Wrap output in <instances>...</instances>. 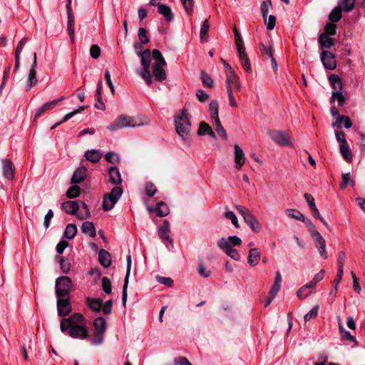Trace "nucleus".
<instances>
[{"label":"nucleus","mask_w":365,"mask_h":365,"mask_svg":"<svg viewBox=\"0 0 365 365\" xmlns=\"http://www.w3.org/2000/svg\"><path fill=\"white\" fill-rule=\"evenodd\" d=\"M60 329L74 339H85L88 336L86 322L80 313H74L61 320Z\"/></svg>","instance_id":"1"},{"label":"nucleus","mask_w":365,"mask_h":365,"mask_svg":"<svg viewBox=\"0 0 365 365\" xmlns=\"http://www.w3.org/2000/svg\"><path fill=\"white\" fill-rule=\"evenodd\" d=\"M148 124L149 119L143 115H138L135 117H133L123 114L120 115L108 126V130L115 132L123 128L141 127L148 125Z\"/></svg>","instance_id":"2"},{"label":"nucleus","mask_w":365,"mask_h":365,"mask_svg":"<svg viewBox=\"0 0 365 365\" xmlns=\"http://www.w3.org/2000/svg\"><path fill=\"white\" fill-rule=\"evenodd\" d=\"M175 130L182 140L190 144L191 123L190 115L185 108L175 118Z\"/></svg>","instance_id":"3"},{"label":"nucleus","mask_w":365,"mask_h":365,"mask_svg":"<svg viewBox=\"0 0 365 365\" xmlns=\"http://www.w3.org/2000/svg\"><path fill=\"white\" fill-rule=\"evenodd\" d=\"M152 55L155 60L152 65V71L155 80L159 82L163 81L166 79V73L164 69V67L166 66V61L161 52L158 49L153 50Z\"/></svg>","instance_id":"4"},{"label":"nucleus","mask_w":365,"mask_h":365,"mask_svg":"<svg viewBox=\"0 0 365 365\" xmlns=\"http://www.w3.org/2000/svg\"><path fill=\"white\" fill-rule=\"evenodd\" d=\"M73 282L71 279L66 276L59 277L56 279L55 292L56 297L70 296Z\"/></svg>","instance_id":"5"},{"label":"nucleus","mask_w":365,"mask_h":365,"mask_svg":"<svg viewBox=\"0 0 365 365\" xmlns=\"http://www.w3.org/2000/svg\"><path fill=\"white\" fill-rule=\"evenodd\" d=\"M123 190L120 187H113L110 192L106 195L103 201V209L105 211L110 210L120 198Z\"/></svg>","instance_id":"6"},{"label":"nucleus","mask_w":365,"mask_h":365,"mask_svg":"<svg viewBox=\"0 0 365 365\" xmlns=\"http://www.w3.org/2000/svg\"><path fill=\"white\" fill-rule=\"evenodd\" d=\"M268 135L270 138L277 144L282 146H292V138L291 135L283 130H269Z\"/></svg>","instance_id":"7"},{"label":"nucleus","mask_w":365,"mask_h":365,"mask_svg":"<svg viewBox=\"0 0 365 365\" xmlns=\"http://www.w3.org/2000/svg\"><path fill=\"white\" fill-rule=\"evenodd\" d=\"M242 240L236 236H229L227 237H222L217 241L218 247L224 252L228 250H232L236 246L242 244Z\"/></svg>","instance_id":"8"},{"label":"nucleus","mask_w":365,"mask_h":365,"mask_svg":"<svg viewBox=\"0 0 365 365\" xmlns=\"http://www.w3.org/2000/svg\"><path fill=\"white\" fill-rule=\"evenodd\" d=\"M57 297V310L60 317H66L72 311L70 303V296L56 297Z\"/></svg>","instance_id":"9"},{"label":"nucleus","mask_w":365,"mask_h":365,"mask_svg":"<svg viewBox=\"0 0 365 365\" xmlns=\"http://www.w3.org/2000/svg\"><path fill=\"white\" fill-rule=\"evenodd\" d=\"M225 76L227 91H232L234 92V91H240L241 90V81L235 72Z\"/></svg>","instance_id":"10"},{"label":"nucleus","mask_w":365,"mask_h":365,"mask_svg":"<svg viewBox=\"0 0 365 365\" xmlns=\"http://www.w3.org/2000/svg\"><path fill=\"white\" fill-rule=\"evenodd\" d=\"M37 61L36 53H34V61L29 70V76L26 80V91H29L33 86L37 83L36 71Z\"/></svg>","instance_id":"11"},{"label":"nucleus","mask_w":365,"mask_h":365,"mask_svg":"<svg viewBox=\"0 0 365 365\" xmlns=\"http://www.w3.org/2000/svg\"><path fill=\"white\" fill-rule=\"evenodd\" d=\"M321 61L326 69L334 70L336 66L335 56L329 51L324 50L322 51Z\"/></svg>","instance_id":"12"},{"label":"nucleus","mask_w":365,"mask_h":365,"mask_svg":"<svg viewBox=\"0 0 365 365\" xmlns=\"http://www.w3.org/2000/svg\"><path fill=\"white\" fill-rule=\"evenodd\" d=\"M71 1L68 0V4H66V10L68 14V25L67 29L68 32V35L70 39L72 42L74 41L75 35H74V16L72 14L71 7Z\"/></svg>","instance_id":"13"},{"label":"nucleus","mask_w":365,"mask_h":365,"mask_svg":"<svg viewBox=\"0 0 365 365\" xmlns=\"http://www.w3.org/2000/svg\"><path fill=\"white\" fill-rule=\"evenodd\" d=\"M235 168L237 170H240L242 169V165L245 164L246 158L243 150L238 145H235Z\"/></svg>","instance_id":"14"},{"label":"nucleus","mask_w":365,"mask_h":365,"mask_svg":"<svg viewBox=\"0 0 365 365\" xmlns=\"http://www.w3.org/2000/svg\"><path fill=\"white\" fill-rule=\"evenodd\" d=\"M170 232V223L167 220H165L163 222V225L160 227L158 230V235L161 240L168 241L171 245L173 244V239L169 236V233Z\"/></svg>","instance_id":"15"},{"label":"nucleus","mask_w":365,"mask_h":365,"mask_svg":"<svg viewBox=\"0 0 365 365\" xmlns=\"http://www.w3.org/2000/svg\"><path fill=\"white\" fill-rule=\"evenodd\" d=\"M61 209L67 214L76 215L80 209V205L77 201H66L61 204Z\"/></svg>","instance_id":"16"},{"label":"nucleus","mask_w":365,"mask_h":365,"mask_svg":"<svg viewBox=\"0 0 365 365\" xmlns=\"http://www.w3.org/2000/svg\"><path fill=\"white\" fill-rule=\"evenodd\" d=\"M1 163L3 175L8 180H12L14 175V168L13 163L9 159H4Z\"/></svg>","instance_id":"17"},{"label":"nucleus","mask_w":365,"mask_h":365,"mask_svg":"<svg viewBox=\"0 0 365 365\" xmlns=\"http://www.w3.org/2000/svg\"><path fill=\"white\" fill-rule=\"evenodd\" d=\"M140 56V62L142 65V68L138 71V72H145L150 71V51L149 49H145L143 51Z\"/></svg>","instance_id":"18"},{"label":"nucleus","mask_w":365,"mask_h":365,"mask_svg":"<svg viewBox=\"0 0 365 365\" xmlns=\"http://www.w3.org/2000/svg\"><path fill=\"white\" fill-rule=\"evenodd\" d=\"M87 175V170L84 167L77 168L71 178V183L77 184L82 182Z\"/></svg>","instance_id":"19"},{"label":"nucleus","mask_w":365,"mask_h":365,"mask_svg":"<svg viewBox=\"0 0 365 365\" xmlns=\"http://www.w3.org/2000/svg\"><path fill=\"white\" fill-rule=\"evenodd\" d=\"M245 222L254 232L257 233L262 230L261 224L252 213L247 216Z\"/></svg>","instance_id":"20"},{"label":"nucleus","mask_w":365,"mask_h":365,"mask_svg":"<svg viewBox=\"0 0 365 365\" xmlns=\"http://www.w3.org/2000/svg\"><path fill=\"white\" fill-rule=\"evenodd\" d=\"M157 6L158 13L163 15L167 21H171L173 20V14L171 11V9L168 6L160 4Z\"/></svg>","instance_id":"21"},{"label":"nucleus","mask_w":365,"mask_h":365,"mask_svg":"<svg viewBox=\"0 0 365 365\" xmlns=\"http://www.w3.org/2000/svg\"><path fill=\"white\" fill-rule=\"evenodd\" d=\"M260 252L258 248H252L249 252L248 263L251 267L256 266L260 259Z\"/></svg>","instance_id":"22"},{"label":"nucleus","mask_w":365,"mask_h":365,"mask_svg":"<svg viewBox=\"0 0 365 365\" xmlns=\"http://www.w3.org/2000/svg\"><path fill=\"white\" fill-rule=\"evenodd\" d=\"M98 260L100 264L104 267H108L111 264V257L110 253L104 249H101L98 254Z\"/></svg>","instance_id":"23"},{"label":"nucleus","mask_w":365,"mask_h":365,"mask_svg":"<svg viewBox=\"0 0 365 365\" xmlns=\"http://www.w3.org/2000/svg\"><path fill=\"white\" fill-rule=\"evenodd\" d=\"M81 231L83 234L91 237H93L96 235L95 226L91 222H84L81 225Z\"/></svg>","instance_id":"24"},{"label":"nucleus","mask_w":365,"mask_h":365,"mask_svg":"<svg viewBox=\"0 0 365 365\" xmlns=\"http://www.w3.org/2000/svg\"><path fill=\"white\" fill-rule=\"evenodd\" d=\"M200 135H208L212 138H216V135L212 130L211 127L205 122H201L197 131Z\"/></svg>","instance_id":"25"},{"label":"nucleus","mask_w":365,"mask_h":365,"mask_svg":"<svg viewBox=\"0 0 365 365\" xmlns=\"http://www.w3.org/2000/svg\"><path fill=\"white\" fill-rule=\"evenodd\" d=\"M339 323V330L341 334V337L343 340L349 341L351 342H356V339L354 336L351 334V333L346 330L344 327L341 320L340 318L338 319Z\"/></svg>","instance_id":"26"},{"label":"nucleus","mask_w":365,"mask_h":365,"mask_svg":"<svg viewBox=\"0 0 365 365\" xmlns=\"http://www.w3.org/2000/svg\"><path fill=\"white\" fill-rule=\"evenodd\" d=\"M86 304L93 312H100L102 307V300L99 298H90L86 299Z\"/></svg>","instance_id":"27"},{"label":"nucleus","mask_w":365,"mask_h":365,"mask_svg":"<svg viewBox=\"0 0 365 365\" xmlns=\"http://www.w3.org/2000/svg\"><path fill=\"white\" fill-rule=\"evenodd\" d=\"M95 331L104 334L106 330V321L104 318L98 317L93 323Z\"/></svg>","instance_id":"28"},{"label":"nucleus","mask_w":365,"mask_h":365,"mask_svg":"<svg viewBox=\"0 0 365 365\" xmlns=\"http://www.w3.org/2000/svg\"><path fill=\"white\" fill-rule=\"evenodd\" d=\"M319 43L322 49H328L334 46V40L326 34H322L319 37Z\"/></svg>","instance_id":"29"},{"label":"nucleus","mask_w":365,"mask_h":365,"mask_svg":"<svg viewBox=\"0 0 365 365\" xmlns=\"http://www.w3.org/2000/svg\"><path fill=\"white\" fill-rule=\"evenodd\" d=\"M339 147L340 153L343 158L347 162H351L352 160L353 155L348 143L339 145Z\"/></svg>","instance_id":"30"},{"label":"nucleus","mask_w":365,"mask_h":365,"mask_svg":"<svg viewBox=\"0 0 365 365\" xmlns=\"http://www.w3.org/2000/svg\"><path fill=\"white\" fill-rule=\"evenodd\" d=\"M109 175L110 182L113 185H119L121 183L122 180L119 170L116 167H110L109 169Z\"/></svg>","instance_id":"31"},{"label":"nucleus","mask_w":365,"mask_h":365,"mask_svg":"<svg viewBox=\"0 0 365 365\" xmlns=\"http://www.w3.org/2000/svg\"><path fill=\"white\" fill-rule=\"evenodd\" d=\"M238 56L243 69L247 73H251L252 67L246 52L238 53Z\"/></svg>","instance_id":"32"},{"label":"nucleus","mask_w":365,"mask_h":365,"mask_svg":"<svg viewBox=\"0 0 365 365\" xmlns=\"http://www.w3.org/2000/svg\"><path fill=\"white\" fill-rule=\"evenodd\" d=\"M154 210L158 217L167 216L170 212L168 206L163 202H158Z\"/></svg>","instance_id":"33"},{"label":"nucleus","mask_w":365,"mask_h":365,"mask_svg":"<svg viewBox=\"0 0 365 365\" xmlns=\"http://www.w3.org/2000/svg\"><path fill=\"white\" fill-rule=\"evenodd\" d=\"M84 156L87 160L92 163H97L101 158V154L96 150H87Z\"/></svg>","instance_id":"34"},{"label":"nucleus","mask_w":365,"mask_h":365,"mask_svg":"<svg viewBox=\"0 0 365 365\" xmlns=\"http://www.w3.org/2000/svg\"><path fill=\"white\" fill-rule=\"evenodd\" d=\"M81 206H80L79 212L76 214L77 217L79 220L88 219L91 217V212L89 211L88 205L83 202H81Z\"/></svg>","instance_id":"35"},{"label":"nucleus","mask_w":365,"mask_h":365,"mask_svg":"<svg viewBox=\"0 0 365 365\" xmlns=\"http://www.w3.org/2000/svg\"><path fill=\"white\" fill-rule=\"evenodd\" d=\"M329 81L335 91H341L342 89V83L341 78L336 74H331Z\"/></svg>","instance_id":"36"},{"label":"nucleus","mask_w":365,"mask_h":365,"mask_svg":"<svg viewBox=\"0 0 365 365\" xmlns=\"http://www.w3.org/2000/svg\"><path fill=\"white\" fill-rule=\"evenodd\" d=\"M64 98L61 97L60 99L56 101H52L44 103L36 112V115H39L41 113L53 109L56 106L58 102L61 101Z\"/></svg>","instance_id":"37"},{"label":"nucleus","mask_w":365,"mask_h":365,"mask_svg":"<svg viewBox=\"0 0 365 365\" xmlns=\"http://www.w3.org/2000/svg\"><path fill=\"white\" fill-rule=\"evenodd\" d=\"M317 284L314 283V282L312 280L310 282L306 284L305 285L302 286L299 289V290L297 292V295L300 299H304L306 297H307L309 295H310L312 293V291H310L305 294L304 295H302V290H305L307 289H315V286Z\"/></svg>","instance_id":"38"},{"label":"nucleus","mask_w":365,"mask_h":365,"mask_svg":"<svg viewBox=\"0 0 365 365\" xmlns=\"http://www.w3.org/2000/svg\"><path fill=\"white\" fill-rule=\"evenodd\" d=\"M286 214L289 217L302 221L306 222V218L302 213L295 209H287Z\"/></svg>","instance_id":"39"},{"label":"nucleus","mask_w":365,"mask_h":365,"mask_svg":"<svg viewBox=\"0 0 365 365\" xmlns=\"http://www.w3.org/2000/svg\"><path fill=\"white\" fill-rule=\"evenodd\" d=\"M336 123H339V128L341 127V124H344V128H350L352 126L351 119L348 116L338 115L336 123H333L332 125L334 126Z\"/></svg>","instance_id":"40"},{"label":"nucleus","mask_w":365,"mask_h":365,"mask_svg":"<svg viewBox=\"0 0 365 365\" xmlns=\"http://www.w3.org/2000/svg\"><path fill=\"white\" fill-rule=\"evenodd\" d=\"M76 232H77V227H76V225L71 223L66 226L65 231H64L63 236L66 239L71 240L76 236Z\"/></svg>","instance_id":"41"},{"label":"nucleus","mask_w":365,"mask_h":365,"mask_svg":"<svg viewBox=\"0 0 365 365\" xmlns=\"http://www.w3.org/2000/svg\"><path fill=\"white\" fill-rule=\"evenodd\" d=\"M272 8V5L271 0H267V1H263L261 3L260 10L264 24H267V14L269 12V10Z\"/></svg>","instance_id":"42"},{"label":"nucleus","mask_w":365,"mask_h":365,"mask_svg":"<svg viewBox=\"0 0 365 365\" xmlns=\"http://www.w3.org/2000/svg\"><path fill=\"white\" fill-rule=\"evenodd\" d=\"M218 102L216 100L212 101L210 103L209 111L213 120L220 119L218 115Z\"/></svg>","instance_id":"43"},{"label":"nucleus","mask_w":365,"mask_h":365,"mask_svg":"<svg viewBox=\"0 0 365 365\" xmlns=\"http://www.w3.org/2000/svg\"><path fill=\"white\" fill-rule=\"evenodd\" d=\"M84 108H85V107H84V106H80V107H79L78 108H77L76 110H73V111H72V112H70V113H68L66 114V115H64V117L62 118V120H61V121H59V122H58V123H55V124L52 126L51 129H53V128H56V126H58V125H61V123H64V122L67 121L68 120H69L70 118H71L73 116H74L76 113H78L81 112L82 110H84Z\"/></svg>","instance_id":"44"},{"label":"nucleus","mask_w":365,"mask_h":365,"mask_svg":"<svg viewBox=\"0 0 365 365\" xmlns=\"http://www.w3.org/2000/svg\"><path fill=\"white\" fill-rule=\"evenodd\" d=\"M342 182L340 185L341 189H344L346 187L347 185L354 186V181L353 180L351 174L349 173H343L341 175Z\"/></svg>","instance_id":"45"},{"label":"nucleus","mask_w":365,"mask_h":365,"mask_svg":"<svg viewBox=\"0 0 365 365\" xmlns=\"http://www.w3.org/2000/svg\"><path fill=\"white\" fill-rule=\"evenodd\" d=\"M259 48L260 52L264 56H267L269 58H271L273 56V50H272V46L269 43L267 45H266L264 43L261 42L259 45Z\"/></svg>","instance_id":"46"},{"label":"nucleus","mask_w":365,"mask_h":365,"mask_svg":"<svg viewBox=\"0 0 365 365\" xmlns=\"http://www.w3.org/2000/svg\"><path fill=\"white\" fill-rule=\"evenodd\" d=\"M213 125L217 134L223 139L226 140L227 138V133L223 126L222 125L220 119L213 120Z\"/></svg>","instance_id":"47"},{"label":"nucleus","mask_w":365,"mask_h":365,"mask_svg":"<svg viewBox=\"0 0 365 365\" xmlns=\"http://www.w3.org/2000/svg\"><path fill=\"white\" fill-rule=\"evenodd\" d=\"M329 18L333 22L339 21L341 18V6L339 5L335 7L330 13Z\"/></svg>","instance_id":"48"},{"label":"nucleus","mask_w":365,"mask_h":365,"mask_svg":"<svg viewBox=\"0 0 365 365\" xmlns=\"http://www.w3.org/2000/svg\"><path fill=\"white\" fill-rule=\"evenodd\" d=\"M81 193V188L79 186L74 185L71 186L66 191V196L68 198H75Z\"/></svg>","instance_id":"49"},{"label":"nucleus","mask_w":365,"mask_h":365,"mask_svg":"<svg viewBox=\"0 0 365 365\" xmlns=\"http://www.w3.org/2000/svg\"><path fill=\"white\" fill-rule=\"evenodd\" d=\"M104 340V334L94 331L91 343L93 346H98L103 343Z\"/></svg>","instance_id":"50"},{"label":"nucleus","mask_w":365,"mask_h":365,"mask_svg":"<svg viewBox=\"0 0 365 365\" xmlns=\"http://www.w3.org/2000/svg\"><path fill=\"white\" fill-rule=\"evenodd\" d=\"M315 246H316L317 249L318 250V252H319L320 256L323 259H327L328 256H327V253L326 251L325 240H321L319 243H316Z\"/></svg>","instance_id":"51"},{"label":"nucleus","mask_w":365,"mask_h":365,"mask_svg":"<svg viewBox=\"0 0 365 365\" xmlns=\"http://www.w3.org/2000/svg\"><path fill=\"white\" fill-rule=\"evenodd\" d=\"M138 39H139L138 42H140V43L146 44L150 41V38L147 36L146 29L143 27H140L138 29Z\"/></svg>","instance_id":"52"},{"label":"nucleus","mask_w":365,"mask_h":365,"mask_svg":"<svg viewBox=\"0 0 365 365\" xmlns=\"http://www.w3.org/2000/svg\"><path fill=\"white\" fill-rule=\"evenodd\" d=\"M342 276H343V272L338 271L337 274L333 281L334 287L329 292V294L331 295V294L335 295V294L337 292V290H338L337 286L339 284V282H341Z\"/></svg>","instance_id":"53"},{"label":"nucleus","mask_w":365,"mask_h":365,"mask_svg":"<svg viewBox=\"0 0 365 365\" xmlns=\"http://www.w3.org/2000/svg\"><path fill=\"white\" fill-rule=\"evenodd\" d=\"M102 289L106 294H110L112 291V285L110 280L104 277L102 278Z\"/></svg>","instance_id":"54"},{"label":"nucleus","mask_w":365,"mask_h":365,"mask_svg":"<svg viewBox=\"0 0 365 365\" xmlns=\"http://www.w3.org/2000/svg\"><path fill=\"white\" fill-rule=\"evenodd\" d=\"M319 307V305H315L307 314H306L304 317V319L305 322H308L312 319H314L317 317Z\"/></svg>","instance_id":"55"},{"label":"nucleus","mask_w":365,"mask_h":365,"mask_svg":"<svg viewBox=\"0 0 365 365\" xmlns=\"http://www.w3.org/2000/svg\"><path fill=\"white\" fill-rule=\"evenodd\" d=\"M201 80L204 86L209 88H212L214 86L213 81L211 76L207 73L202 72L201 75Z\"/></svg>","instance_id":"56"},{"label":"nucleus","mask_w":365,"mask_h":365,"mask_svg":"<svg viewBox=\"0 0 365 365\" xmlns=\"http://www.w3.org/2000/svg\"><path fill=\"white\" fill-rule=\"evenodd\" d=\"M198 273L201 277L207 278L210 276L211 271L206 267L203 262H200L199 264Z\"/></svg>","instance_id":"57"},{"label":"nucleus","mask_w":365,"mask_h":365,"mask_svg":"<svg viewBox=\"0 0 365 365\" xmlns=\"http://www.w3.org/2000/svg\"><path fill=\"white\" fill-rule=\"evenodd\" d=\"M346 255L344 251H341L339 252L337 256V264H338V271L343 272L344 264L345 262Z\"/></svg>","instance_id":"58"},{"label":"nucleus","mask_w":365,"mask_h":365,"mask_svg":"<svg viewBox=\"0 0 365 365\" xmlns=\"http://www.w3.org/2000/svg\"><path fill=\"white\" fill-rule=\"evenodd\" d=\"M331 100H336L339 106H342L345 101V98L341 91L332 92Z\"/></svg>","instance_id":"59"},{"label":"nucleus","mask_w":365,"mask_h":365,"mask_svg":"<svg viewBox=\"0 0 365 365\" xmlns=\"http://www.w3.org/2000/svg\"><path fill=\"white\" fill-rule=\"evenodd\" d=\"M225 217L227 219L230 220L232 223V225L235 227L238 228L240 227L239 224H238L237 218L235 214L232 211H227V212H225Z\"/></svg>","instance_id":"60"},{"label":"nucleus","mask_w":365,"mask_h":365,"mask_svg":"<svg viewBox=\"0 0 365 365\" xmlns=\"http://www.w3.org/2000/svg\"><path fill=\"white\" fill-rule=\"evenodd\" d=\"M336 26L333 23H327L325 26V32L327 36H333L336 34Z\"/></svg>","instance_id":"61"},{"label":"nucleus","mask_w":365,"mask_h":365,"mask_svg":"<svg viewBox=\"0 0 365 365\" xmlns=\"http://www.w3.org/2000/svg\"><path fill=\"white\" fill-rule=\"evenodd\" d=\"M224 252L228 257H230V258H232V259H234L235 261H239L240 259V255L239 252L235 248H233L232 250H228Z\"/></svg>","instance_id":"62"},{"label":"nucleus","mask_w":365,"mask_h":365,"mask_svg":"<svg viewBox=\"0 0 365 365\" xmlns=\"http://www.w3.org/2000/svg\"><path fill=\"white\" fill-rule=\"evenodd\" d=\"M90 55L93 58H98L101 55V48L97 44H93L90 48Z\"/></svg>","instance_id":"63"},{"label":"nucleus","mask_w":365,"mask_h":365,"mask_svg":"<svg viewBox=\"0 0 365 365\" xmlns=\"http://www.w3.org/2000/svg\"><path fill=\"white\" fill-rule=\"evenodd\" d=\"M145 191L148 196L153 197L157 192L156 187L152 182H147L145 185Z\"/></svg>","instance_id":"64"}]
</instances>
